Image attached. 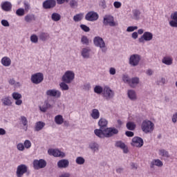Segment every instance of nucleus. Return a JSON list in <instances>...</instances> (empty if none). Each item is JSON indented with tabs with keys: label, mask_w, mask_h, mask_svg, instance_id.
I'll return each instance as SVG.
<instances>
[{
	"label": "nucleus",
	"mask_w": 177,
	"mask_h": 177,
	"mask_svg": "<svg viewBox=\"0 0 177 177\" xmlns=\"http://www.w3.org/2000/svg\"><path fill=\"white\" fill-rule=\"evenodd\" d=\"M69 5H70L71 8L75 9V8H77V6H78V2L76 0H70Z\"/></svg>",
	"instance_id": "nucleus-45"
},
{
	"label": "nucleus",
	"mask_w": 177,
	"mask_h": 177,
	"mask_svg": "<svg viewBox=\"0 0 177 177\" xmlns=\"http://www.w3.org/2000/svg\"><path fill=\"white\" fill-rule=\"evenodd\" d=\"M138 30V26H129L127 28V32H133V31Z\"/></svg>",
	"instance_id": "nucleus-48"
},
{
	"label": "nucleus",
	"mask_w": 177,
	"mask_h": 177,
	"mask_svg": "<svg viewBox=\"0 0 177 177\" xmlns=\"http://www.w3.org/2000/svg\"><path fill=\"white\" fill-rule=\"evenodd\" d=\"M55 122L57 125H62L63 122H64V119L63 118V115H58L55 117Z\"/></svg>",
	"instance_id": "nucleus-28"
},
{
	"label": "nucleus",
	"mask_w": 177,
	"mask_h": 177,
	"mask_svg": "<svg viewBox=\"0 0 177 177\" xmlns=\"http://www.w3.org/2000/svg\"><path fill=\"white\" fill-rule=\"evenodd\" d=\"M55 6H56L55 0H46L43 3V8L44 9H50L55 8Z\"/></svg>",
	"instance_id": "nucleus-16"
},
{
	"label": "nucleus",
	"mask_w": 177,
	"mask_h": 177,
	"mask_svg": "<svg viewBox=\"0 0 177 177\" xmlns=\"http://www.w3.org/2000/svg\"><path fill=\"white\" fill-rule=\"evenodd\" d=\"M140 82V79L138 77H134L130 79V82L129 83V85L131 88H135L136 86H138V84Z\"/></svg>",
	"instance_id": "nucleus-21"
},
{
	"label": "nucleus",
	"mask_w": 177,
	"mask_h": 177,
	"mask_svg": "<svg viewBox=\"0 0 177 177\" xmlns=\"http://www.w3.org/2000/svg\"><path fill=\"white\" fill-rule=\"evenodd\" d=\"M153 73H154V71H153V70H151V69H148L146 71L147 75H149V76L153 75Z\"/></svg>",
	"instance_id": "nucleus-59"
},
{
	"label": "nucleus",
	"mask_w": 177,
	"mask_h": 177,
	"mask_svg": "<svg viewBox=\"0 0 177 177\" xmlns=\"http://www.w3.org/2000/svg\"><path fill=\"white\" fill-rule=\"evenodd\" d=\"M46 167V161L44 159L35 160L33 161V168L35 169H41V168H45Z\"/></svg>",
	"instance_id": "nucleus-12"
},
{
	"label": "nucleus",
	"mask_w": 177,
	"mask_h": 177,
	"mask_svg": "<svg viewBox=\"0 0 177 177\" xmlns=\"http://www.w3.org/2000/svg\"><path fill=\"white\" fill-rule=\"evenodd\" d=\"M95 93H97L100 95L102 93V96L109 100V99H111L113 96H114V93L111 89H94Z\"/></svg>",
	"instance_id": "nucleus-6"
},
{
	"label": "nucleus",
	"mask_w": 177,
	"mask_h": 177,
	"mask_svg": "<svg viewBox=\"0 0 177 177\" xmlns=\"http://www.w3.org/2000/svg\"><path fill=\"white\" fill-rule=\"evenodd\" d=\"M69 164L68 160L62 159L57 162V167L58 168H67Z\"/></svg>",
	"instance_id": "nucleus-20"
},
{
	"label": "nucleus",
	"mask_w": 177,
	"mask_h": 177,
	"mask_svg": "<svg viewBox=\"0 0 177 177\" xmlns=\"http://www.w3.org/2000/svg\"><path fill=\"white\" fill-rule=\"evenodd\" d=\"M1 8L4 12H10L12 10V3L10 1H3L1 3Z\"/></svg>",
	"instance_id": "nucleus-17"
},
{
	"label": "nucleus",
	"mask_w": 177,
	"mask_h": 177,
	"mask_svg": "<svg viewBox=\"0 0 177 177\" xmlns=\"http://www.w3.org/2000/svg\"><path fill=\"white\" fill-rule=\"evenodd\" d=\"M91 115L93 120H98L99 117H100V112L97 109H94L92 110Z\"/></svg>",
	"instance_id": "nucleus-27"
},
{
	"label": "nucleus",
	"mask_w": 177,
	"mask_h": 177,
	"mask_svg": "<svg viewBox=\"0 0 177 177\" xmlns=\"http://www.w3.org/2000/svg\"><path fill=\"white\" fill-rule=\"evenodd\" d=\"M48 96H57V97H60V93L55 90H48L46 92Z\"/></svg>",
	"instance_id": "nucleus-32"
},
{
	"label": "nucleus",
	"mask_w": 177,
	"mask_h": 177,
	"mask_svg": "<svg viewBox=\"0 0 177 177\" xmlns=\"http://www.w3.org/2000/svg\"><path fill=\"white\" fill-rule=\"evenodd\" d=\"M1 64H3L4 67H9V66L12 64V60L8 57H4L1 59Z\"/></svg>",
	"instance_id": "nucleus-24"
},
{
	"label": "nucleus",
	"mask_w": 177,
	"mask_h": 177,
	"mask_svg": "<svg viewBox=\"0 0 177 177\" xmlns=\"http://www.w3.org/2000/svg\"><path fill=\"white\" fill-rule=\"evenodd\" d=\"M104 26H110V27H115L118 24L114 21V17L110 15H104L103 18Z\"/></svg>",
	"instance_id": "nucleus-8"
},
{
	"label": "nucleus",
	"mask_w": 177,
	"mask_h": 177,
	"mask_svg": "<svg viewBox=\"0 0 177 177\" xmlns=\"http://www.w3.org/2000/svg\"><path fill=\"white\" fill-rule=\"evenodd\" d=\"M131 19L133 20H139L140 19V11L138 10H133L132 14H130Z\"/></svg>",
	"instance_id": "nucleus-22"
},
{
	"label": "nucleus",
	"mask_w": 177,
	"mask_h": 177,
	"mask_svg": "<svg viewBox=\"0 0 177 177\" xmlns=\"http://www.w3.org/2000/svg\"><path fill=\"white\" fill-rule=\"evenodd\" d=\"M30 42L32 44H38V36L35 34H33L30 36Z\"/></svg>",
	"instance_id": "nucleus-44"
},
{
	"label": "nucleus",
	"mask_w": 177,
	"mask_h": 177,
	"mask_svg": "<svg viewBox=\"0 0 177 177\" xmlns=\"http://www.w3.org/2000/svg\"><path fill=\"white\" fill-rule=\"evenodd\" d=\"M49 107H50V104L48 103V101H45L44 105L43 106H39V109L41 111H42L43 113H45L46 110L49 109Z\"/></svg>",
	"instance_id": "nucleus-40"
},
{
	"label": "nucleus",
	"mask_w": 177,
	"mask_h": 177,
	"mask_svg": "<svg viewBox=\"0 0 177 177\" xmlns=\"http://www.w3.org/2000/svg\"><path fill=\"white\" fill-rule=\"evenodd\" d=\"M75 78V73L73 71H66L62 77V81L59 84L61 89H68L67 84H71Z\"/></svg>",
	"instance_id": "nucleus-2"
},
{
	"label": "nucleus",
	"mask_w": 177,
	"mask_h": 177,
	"mask_svg": "<svg viewBox=\"0 0 177 177\" xmlns=\"http://www.w3.org/2000/svg\"><path fill=\"white\" fill-rule=\"evenodd\" d=\"M12 98L16 100L15 104L17 106H20L22 104L23 101L21 100V94L19 93H13L12 95Z\"/></svg>",
	"instance_id": "nucleus-19"
},
{
	"label": "nucleus",
	"mask_w": 177,
	"mask_h": 177,
	"mask_svg": "<svg viewBox=\"0 0 177 177\" xmlns=\"http://www.w3.org/2000/svg\"><path fill=\"white\" fill-rule=\"evenodd\" d=\"M44 127H45V122H37L36 123L35 127V130L38 132L39 131H41Z\"/></svg>",
	"instance_id": "nucleus-33"
},
{
	"label": "nucleus",
	"mask_w": 177,
	"mask_h": 177,
	"mask_svg": "<svg viewBox=\"0 0 177 177\" xmlns=\"http://www.w3.org/2000/svg\"><path fill=\"white\" fill-rule=\"evenodd\" d=\"M90 148L94 151H96V150H99V146L96 143L90 144Z\"/></svg>",
	"instance_id": "nucleus-47"
},
{
	"label": "nucleus",
	"mask_w": 177,
	"mask_h": 177,
	"mask_svg": "<svg viewBox=\"0 0 177 177\" xmlns=\"http://www.w3.org/2000/svg\"><path fill=\"white\" fill-rule=\"evenodd\" d=\"M116 147H120V149H122L124 150V153H128V148L125 145V144L121 141H118L115 143Z\"/></svg>",
	"instance_id": "nucleus-26"
},
{
	"label": "nucleus",
	"mask_w": 177,
	"mask_h": 177,
	"mask_svg": "<svg viewBox=\"0 0 177 177\" xmlns=\"http://www.w3.org/2000/svg\"><path fill=\"white\" fill-rule=\"evenodd\" d=\"M16 15L17 16H19V17L24 16V15H26V11L24 8H20L17 9L16 11Z\"/></svg>",
	"instance_id": "nucleus-41"
},
{
	"label": "nucleus",
	"mask_w": 177,
	"mask_h": 177,
	"mask_svg": "<svg viewBox=\"0 0 177 177\" xmlns=\"http://www.w3.org/2000/svg\"><path fill=\"white\" fill-rule=\"evenodd\" d=\"M141 129L145 133H150L154 131V123L149 120H145L141 124Z\"/></svg>",
	"instance_id": "nucleus-4"
},
{
	"label": "nucleus",
	"mask_w": 177,
	"mask_h": 177,
	"mask_svg": "<svg viewBox=\"0 0 177 177\" xmlns=\"http://www.w3.org/2000/svg\"><path fill=\"white\" fill-rule=\"evenodd\" d=\"M48 153L50 156H53L54 157H63L66 156L64 152L60 151L59 149H48Z\"/></svg>",
	"instance_id": "nucleus-14"
},
{
	"label": "nucleus",
	"mask_w": 177,
	"mask_h": 177,
	"mask_svg": "<svg viewBox=\"0 0 177 177\" xmlns=\"http://www.w3.org/2000/svg\"><path fill=\"white\" fill-rule=\"evenodd\" d=\"M1 23L3 27H9V26H10L9 24V21H8L6 19H2Z\"/></svg>",
	"instance_id": "nucleus-52"
},
{
	"label": "nucleus",
	"mask_w": 177,
	"mask_h": 177,
	"mask_svg": "<svg viewBox=\"0 0 177 177\" xmlns=\"http://www.w3.org/2000/svg\"><path fill=\"white\" fill-rule=\"evenodd\" d=\"M28 171V167L24 164H21L17 166L16 176L17 177H22L24 174H27Z\"/></svg>",
	"instance_id": "nucleus-9"
},
{
	"label": "nucleus",
	"mask_w": 177,
	"mask_h": 177,
	"mask_svg": "<svg viewBox=\"0 0 177 177\" xmlns=\"http://www.w3.org/2000/svg\"><path fill=\"white\" fill-rule=\"evenodd\" d=\"M162 63H163V64H166V66H171L172 65V63H174V59L171 57L166 56L162 59Z\"/></svg>",
	"instance_id": "nucleus-23"
},
{
	"label": "nucleus",
	"mask_w": 177,
	"mask_h": 177,
	"mask_svg": "<svg viewBox=\"0 0 177 177\" xmlns=\"http://www.w3.org/2000/svg\"><path fill=\"white\" fill-rule=\"evenodd\" d=\"M113 6L115 9H120L121 6H122V3H121L120 1H115L113 3Z\"/></svg>",
	"instance_id": "nucleus-50"
},
{
	"label": "nucleus",
	"mask_w": 177,
	"mask_h": 177,
	"mask_svg": "<svg viewBox=\"0 0 177 177\" xmlns=\"http://www.w3.org/2000/svg\"><path fill=\"white\" fill-rule=\"evenodd\" d=\"M143 139L140 137H134L132 139L131 145L134 147H142V146H143Z\"/></svg>",
	"instance_id": "nucleus-15"
},
{
	"label": "nucleus",
	"mask_w": 177,
	"mask_h": 177,
	"mask_svg": "<svg viewBox=\"0 0 177 177\" xmlns=\"http://www.w3.org/2000/svg\"><path fill=\"white\" fill-rule=\"evenodd\" d=\"M24 145L26 149H30V147H31V142L28 140H26Z\"/></svg>",
	"instance_id": "nucleus-51"
},
{
	"label": "nucleus",
	"mask_w": 177,
	"mask_h": 177,
	"mask_svg": "<svg viewBox=\"0 0 177 177\" xmlns=\"http://www.w3.org/2000/svg\"><path fill=\"white\" fill-rule=\"evenodd\" d=\"M51 19L53 21H59L62 19V16L59 13L54 12L51 15Z\"/></svg>",
	"instance_id": "nucleus-38"
},
{
	"label": "nucleus",
	"mask_w": 177,
	"mask_h": 177,
	"mask_svg": "<svg viewBox=\"0 0 177 177\" xmlns=\"http://www.w3.org/2000/svg\"><path fill=\"white\" fill-rule=\"evenodd\" d=\"M21 122L24 127H26L25 131H27L28 128V120H27V118L25 116H21Z\"/></svg>",
	"instance_id": "nucleus-34"
},
{
	"label": "nucleus",
	"mask_w": 177,
	"mask_h": 177,
	"mask_svg": "<svg viewBox=\"0 0 177 177\" xmlns=\"http://www.w3.org/2000/svg\"><path fill=\"white\" fill-rule=\"evenodd\" d=\"M151 164V168H153L154 165H156V167H162V165H164V164L162 163V161H161L159 159L153 160Z\"/></svg>",
	"instance_id": "nucleus-29"
},
{
	"label": "nucleus",
	"mask_w": 177,
	"mask_h": 177,
	"mask_svg": "<svg viewBox=\"0 0 177 177\" xmlns=\"http://www.w3.org/2000/svg\"><path fill=\"white\" fill-rule=\"evenodd\" d=\"M80 28H82L83 31H85V32H89V31H91V28H89L86 25H80Z\"/></svg>",
	"instance_id": "nucleus-49"
},
{
	"label": "nucleus",
	"mask_w": 177,
	"mask_h": 177,
	"mask_svg": "<svg viewBox=\"0 0 177 177\" xmlns=\"http://www.w3.org/2000/svg\"><path fill=\"white\" fill-rule=\"evenodd\" d=\"M1 102L3 106H12V97H4L1 99Z\"/></svg>",
	"instance_id": "nucleus-25"
},
{
	"label": "nucleus",
	"mask_w": 177,
	"mask_h": 177,
	"mask_svg": "<svg viewBox=\"0 0 177 177\" xmlns=\"http://www.w3.org/2000/svg\"><path fill=\"white\" fill-rule=\"evenodd\" d=\"M128 97L131 100H136L137 97H136V93L135 92V91L133 90H129L128 93Z\"/></svg>",
	"instance_id": "nucleus-30"
},
{
	"label": "nucleus",
	"mask_w": 177,
	"mask_h": 177,
	"mask_svg": "<svg viewBox=\"0 0 177 177\" xmlns=\"http://www.w3.org/2000/svg\"><path fill=\"white\" fill-rule=\"evenodd\" d=\"M108 124L109 122L107 120L101 118L98 121V125L100 129H97L94 131L95 135L98 136V138H111V136L117 135V133H118V129L114 127L107 128Z\"/></svg>",
	"instance_id": "nucleus-1"
},
{
	"label": "nucleus",
	"mask_w": 177,
	"mask_h": 177,
	"mask_svg": "<svg viewBox=\"0 0 177 177\" xmlns=\"http://www.w3.org/2000/svg\"><path fill=\"white\" fill-rule=\"evenodd\" d=\"M30 81L32 84H35V85H39V84H41L44 82V73L41 72H37L32 74L30 77Z\"/></svg>",
	"instance_id": "nucleus-5"
},
{
	"label": "nucleus",
	"mask_w": 177,
	"mask_h": 177,
	"mask_svg": "<svg viewBox=\"0 0 177 177\" xmlns=\"http://www.w3.org/2000/svg\"><path fill=\"white\" fill-rule=\"evenodd\" d=\"M176 121H177V113L176 114H174L172 118L173 122H176Z\"/></svg>",
	"instance_id": "nucleus-63"
},
{
	"label": "nucleus",
	"mask_w": 177,
	"mask_h": 177,
	"mask_svg": "<svg viewBox=\"0 0 177 177\" xmlns=\"http://www.w3.org/2000/svg\"><path fill=\"white\" fill-rule=\"evenodd\" d=\"M81 43L82 45H89V39L86 36H82L81 37Z\"/></svg>",
	"instance_id": "nucleus-42"
},
{
	"label": "nucleus",
	"mask_w": 177,
	"mask_h": 177,
	"mask_svg": "<svg viewBox=\"0 0 177 177\" xmlns=\"http://www.w3.org/2000/svg\"><path fill=\"white\" fill-rule=\"evenodd\" d=\"M59 177H70V174L65 173L64 174H62Z\"/></svg>",
	"instance_id": "nucleus-64"
},
{
	"label": "nucleus",
	"mask_w": 177,
	"mask_h": 177,
	"mask_svg": "<svg viewBox=\"0 0 177 177\" xmlns=\"http://www.w3.org/2000/svg\"><path fill=\"white\" fill-rule=\"evenodd\" d=\"M84 89H91V88H92V86H91V83H85L84 84Z\"/></svg>",
	"instance_id": "nucleus-58"
},
{
	"label": "nucleus",
	"mask_w": 177,
	"mask_h": 177,
	"mask_svg": "<svg viewBox=\"0 0 177 177\" xmlns=\"http://www.w3.org/2000/svg\"><path fill=\"white\" fill-rule=\"evenodd\" d=\"M131 37L133 39H137L138 35L137 32H134L132 33Z\"/></svg>",
	"instance_id": "nucleus-61"
},
{
	"label": "nucleus",
	"mask_w": 177,
	"mask_h": 177,
	"mask_svg": "<svg viewBox=\"0 0 177 177\" xmlns=\"http://www.w3.org/2000/svg\"><path fill=\"white\" fill-rule=\"evenodd\" d=\"M8 83L10 84V85H15V84L16 83V80H15L14 78H10L8 80Z\"/></svg>",
	"instance_id": "nucleus-60"
},
{
	"label": "nucleus",
	"mask_w": 177,
	"mask_h": 177,
	"mask_svg": "<svg viewBox=\"0 0 177 177\" xmlns=\"http://www.w3.org/2000/svg\"><path fill=\"white\" fill-rule=\"evenodd\" d=\"M125 135L128 136V138H132L133 136V132L127 131L125 132Z\"/></svg>",
	"instance_id": "nucleus-57"
},
{
	"label": "nucleus",
	"mask_w": 177,
	"mask_h": 177,
	"mask_svg": "<svg viewBox=\"0 0 177 177\" xmlns=\"http://www.w3.org/2000/svg\"><path fill=\"white\" fill-rule=\"evenodd\" d=\"M24 20L26 23H31V21H34V20H35V15L32 14H28L25 16Z\"/></svg>",
	"instance_id": "nucleus-31"
},
{
	"label": "nucleus",
	"mask_w": 177,
	"mask_h": 177,
	"mask_svg": "<svg viewBox=\"0 0 177 177\" xmlns=\"http://www.w3.org/2000/svg\"><path fill=\"white\" fill-rule=\"evenodd\" d=\"M17 149L18 150H19V151H24V145H23V143H19L17 145Z\"/></svg>",
	"instance_id": "nucleus-54"
},
{
	"label": "nucleus",
	"mask_w": 177,
	"mask_h": 177,
	"mask_svg": "<svg viewBox=\"0 0 177 177\" xmlns=\"http://www.w3.org/2000/svg\"><path fill=\"white\" fill-rule=\"evenodd\" d=\"M127 128L129 131H135V129L136 128V124L132 122H129L127 123Z\"/></svg>",
	"instance_id": "nucleus-37"
},
{
	"label": "nucleus",
	"mask_w": 177,
	"mask_h": 177,
	"mask_svg": "<svg viewBox=\"0 0 177 177\" xmlns=\"http://www.w3.org/2000/svg\"><path fill=\"white\" fill-rule=\"evenodd\" d=\"M93 44L95 46L101 49L103 53H106L107 52V46H106V42H104L103 38L99 36L94 37Z\"/></svg>",
	"instance_id": "nucleus-3"
},
{
	"label": "nucleus",
	"mask_w": 177,
	"mask_h": 177,
	"mask_svg": "<svg viewBox=\"0 0 177 177\" xmlns=\"http://www.w3.org/2000/svg\"><path fill=\"white\" fill-rule=\"evenodd\" d=\"M84 19V13H79L73 17V20L77 23Z\"/></svg>",
	"instance_id": "nucleus-35"
},
{
	"label": "nucleus",
	"mask_w": 177,
	"mask_h": 177,
	"mask_svg": "<svg viewBox=\"0 0 177 177\" xmlns=\"http://www.w3.org/2000/svg\"><path fill=\"white\" fill-rule=\"evenodd\" d=\"M76 162L79 165H82V164L85 163V159H84V158L79 156L76 158Z\"/></svg>",
	"instance_id": "nucleus-46"
},
{
	"label": "nucleus",
	"mask_w": 177,
	"mask_h": 177,
	"mask_svg": "<svg viewBox=\"0 0 177 177\" xmlns=\"http://www.w3.org/2000/svg\"><path fill=\"white\" fill-rule=\"evenodd\" d=\"M159 156L162 157H169V153L165 149H160L159 150Z\"/></svg>",
	"instance_id": "nucleus-43"
},
{
	"label": "nucleus",
	"mask_w": 177,
	"mask_h": 177,
	"mask_svg": "<svg viewBox=\"0 0 177 177\" xmlns=\"http://www.w3.org/2000/svg\"><path fill=\"white\" fill-rule=\"evenodd\" d=\"M97 19H99V14L95 11L88 12L85 16V19L87 21H96Z\"/></svg>",
	"instance_id": "nucleus-11"
},
{
	"label": "nucleus",
	"mask_w": 177,
	"mask_h": 177,
	"mask_svg": "<svg viewBox=\"0 0 177 177\" xmlns=\"http://www.w3.org/2000/svg\"><path fill=\"white\" fill-rule=\"evenodd\" d=\"M141 57L138 54H133L129 58V64L131 67H136L140 63Z\"/></svg>",
	"instance_id": "nucleus-7"
},
{
	"label": "nucleus",
	"mask_w": 177,
	"mask_h": 177,
	"mask_svg": "<svg viewBox=\"0 0 177 177\" xmlns=\"http://www.w3.org/2000/svg\"><path fill=\"white\" fill-rule=\"evenodd\" d=\"M171 20L169 22V26L177 28V11L171 15Z\"/></svg>",
	"instance_id": "nucleus-18"
},
{
	"label": "nucleus",
	"mask_w": 177,
	"mask_h": 177,
	"mask_svg": "<svg viewBox=\"0 0 177 177\" xmlns=\"http://www.w3.org/2000/svg\"><path fill=\"white\" fill-rule=\"evenodd\" d=\"M159 82L160 84H165L167 82V80L165 77H160Z\"/></svg>",
	"instance_id": "nucleus-62"
},
{
	"label": "nucleus",
	"mask_w": 177,
	"mask_h": 177,
	"mask_svg": "<svg viewBox=\"0 0 177 177\" xmlns=\"http://www.w3.org/2000/svg\"><path fill=\"white\" fill-rule=\"evenodd\" d=\"M39 38L41 41H46V39H49V35L46 32H41L39 34Z\"/></svg>",
	"instance_id": "nucleus-36"
},
{
	"label": "nucleus",
	"mask_w": 177,
	"mask_h": 177,
	"mask_svg": "<svg viewBox=\"0 0 177 177\" xmlns=\"http://www.w3.org/2000/svg\"><path fill=\"white\" fill-rule=\"evenodd\" d=\"M117 71L114 68L111 67L109 68V74L111 75H115Z\"/></svg>",
	"instance_id": "nucleus-56"
},
{
	"label": "nucleus",
	"mask_w": 177,
	"mask_h": 177,
	"mask_svg": "<svg viewBox=\"0 0 177 177\" xmlns=\"http://www.w3.org/2000/svg\"><path fill=\"white\" fill-rule=\"evenodd\" d=\"M153 39V33L150 32H145L143 35L139 38L138 41L140 44H143L145 41L149 42Z\"/></svg>",
	"instance_id": "nucleus-10"
},
{
	"label": "nucleus",
	"mask_w": 177,
	"mask_h": 177,
	"mask_svg": "<svg viewBox=\"0 0 177 177\" xmlns=\"http://www.w3.org/2000/svg\"><path fill=\"white\" fill-rule=\"evenodd\" d=\"M122 80L124 84H128L129 85V82H131V78L128 74H123L122 75Z\"/></svg>",
	"instance_id": "nucleus-39"
},
{
	"label": "nucleus",
	"mask_w": 177,
	"mask_h": 177,
	"mask_svg": "<svg viewBox=\"0 0 177 177\" xmlns=\"http://www.w3.org/2000/svg\"><path fill=\"white\" fill-rule=\"evenodd\" d=\"M81 55L83 59H91L92 57V49L89 47L83 48L81 50Z\"/></svg>",
	"instance_id": "nucleus-13"
},
{
	"label": "nucleus",
	"mask_w": 177,
	"mask_h": 177,
	"mask_svg": "<svg viewBox=\"0 0 177 177\" xmlns=\"http://www.w3.org/2000/svg\"><path fill=\"white\" fill-rule=\"evenodd\" d=\"M24 6L25 12H28L30 10V3L28 2H24Z\"/></svg>",
	"instance_id": "nucleus-53"
},
{
	"label": "nucleus",
	"mask_w": 177,
	"mask_h": 177,
	"mask_svg": "<svg viewBox=\"0 0 177 177\" xmlns=\"http://www.w3.org/2000/svg\"><path fill=\"white\" fill-rule=\"evenodd\" d=\"M100 6H101L102 9H106L107 8V6L106 5V1L101 0L100 2Z\"/></svg>",
	"instance_id": "nucleus-55"
}]
</instances>
